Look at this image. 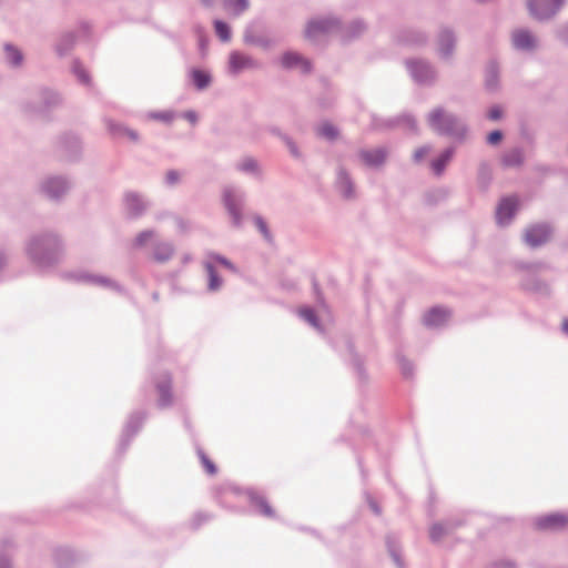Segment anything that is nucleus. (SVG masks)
I'll return each instance as SVG.
<instances>
[{
    "mask_svg": "<svg viewBox=\"0 0 568 568\" xmlns=\"http://www.w3.org/2000/svg\"><path fill=\"white\" fill-rule=\"evenodd\" d=\"M562 0H528V8L536 19L550 18L561 6Z\"/></svg>",
    "mask_w": 568,
    "mask_h": 568,
    "instance_id": "1",
    "label": "nucleus"
},
{
    "mask_svg": "<svg viewBox=\"0 0 568 568\" xmlns=\"http://www.w3.org/2000/svg\"><path fill=\"white\" fill-rule=\"evenodd\" d=\"M519 201L516 196L505 197L500 201L496 217L499 224H507L517 211Z\"/></svg>",
    "mask_w": 568,
    "mask_h": 568,
    "instance_id": "2",
    "label": "nucleus"
},
{
    "mask_svg": "<svg viewBox=\"0 0 568 568\" xmlns=\"http://www.w3.org/2000/svg\"><path fill=\"white\" fill-rule=\"evenodd\" d=\"M550 229L547 225H534L526 230L525 241L528 245L536 247L548 241Z\"/></svg>",
    "mask_w": 568,
    "mask_h": 568,
    "instance_id": "3",
    "label": "nucleus"
},
{
    "mask_svg": "<svg viewBox=\"0 0 568 568\" xmlns=\"http://www.w3.org/2000/svg\"><path fill=\"white\" fill-rule=\"evenodd\" d=\"M334 26L335 22L333 20L310 21L305 30V37L308 40H315L321 36L326 34Z\"/></svg>",
    "mask_w": 568,
    "mask_h": 568,
    "instance_id": "4",
    "label": "nucleus"
},
{
    "mask_svg": "<svg viewBox=\"0 0 568 568\" xmlns=\"http://www.w3.org/2000/svg\"><path fill=\"white\" fill-rule=\"evenodd\" d=\"M449 316V311L442 307H433L424 315V323L426 326L437 327L446 323Z\"/></svg>",
    "mask_w": 568,
    "mask_h": 568,
    "instance_id": "5",
    "label": "nucleus"
},
{
    "mask_svg": "<svg viewBox=\"0 0 568 568\" xmlns=\"http://www.w3.org/2000/svg\"><path fill=\"white\" fill-rule=\"evenodd\" d=\"M568 524V517L561 514H551L538 519L537 525L541 529H559Z\"/></svg>",
    "mask_w": 568,
    "mask_h": 568,
    "instance_id": "6",
    "label": "nucleus"
},
{
    "mask_svg": "<svg viewBox=\"0 0 568 568\" xmlns=\"http://www.w3.org/2000/svg\"><path fill=\"white\" fill-rule=\"evenodd\" d=\"M429 122L436 130L448 131L452 129L454 120L442 110H434L429 115Z\"/></svg>",
    "mask_w": 568,
    "mask_h": 568,
    "instance_id": "7",
    "label": "nucleus"
},
{
    "mask_svg": "<svg viewBox=\"0 0 568 568\" xmlns=\"http://www.w3.org/2000/svg\"><path fill=\"white\" fill-rule=\"evenodd\" d=\"M282 64L285 68H297L303 72H308L311 70V63L297 53L293 52L285 53L282 57Z\"/></svg>",
    "mask_w": 568,
    "mask_h": 568,
    "instance_id": "8",
    "label": "nucleus"
},
{
    "mask_svg": "<svg viewBox=\"0 0 568 568\" xmlns=\"http://www.w3.org/2000/svg\"><path fill=\"white\" fill-rule=\"evenodd\" d=\"M253 67H255V63L247 55H244V54L239 53V52H233L230 55V69L234 73H237V72H240L242 70H245V69H251Z\"/></svg>",
    "mask_w": 568,
    "mask_h": 568,
    "instance_id": "9",
    "label": "nucleus"
},
{
    "mask_svg": "<svg viewBox=\"0 0 568 568\" xmlns=\"http://www.w3.org/2000/svg\"><path fill=\"white\" fill-rule=\"evenodd\" d=\"M223 201L229 213L232 215L234 223L239 224L241 220V210L236 196L231 191H225Z\"/></svg>",
    "mask_w": 568,
    "mask_h": 568,
    "instance_id": "10",
    "label": "nucleus"
},
{
    "mask_svg": "<svg viewBox=\"0 0 568 568\" xmlns=\"http://www.w3.org/2000/svg\"><path fill=\"white\" fill-rule=\"evenodd\" d=\"M410 71L418 81H426L432 78L433 72L429 65L423 61H413L409 63Z\"/></svg>",
    "mask_w": 568,
    "mask_h": 568,
    "instance_id": "11",
    "label": "nucleus"
},
{
    "mask_svg": "<svg viewBox=\"0 0 568 568\" xmlns=\"http://www.w3.org/2000/svg\"><path fill=\"white\" fill-rule=\"evenodd\" d=\"M513 42L517 49H531L535 45L534 37L523 30L514 32Z\"/></svg>",
    "mask_w": 568,
    "mask_h": 568,
    "instance_id": "12",
    "label": "nucleus"
},
{
    "mask_svg": "<svg viewBox=\"0 0 568 568\" xmlns=\"http://www.w3.org/2000/svg\"><path fill=\"white\" fill-rule=\"evenodd\" d=\"M125 203H126L128 210L133 215L140 214L145 209V204H144L143 200L135 193H128L125 195Z\"/></svg>",
    "mask_w": 568,
    "mask_h": 568,
    "instance_id": "13",
    "label": "nucleus"
},
{
    "mask_svg": "<svg viewBox=\"0 0 568 568\" xmlns=\"http://www.w3.org/2000/svg\"><path fill=\"white\" fill-rule=\"evenodd\" d=\"M173 255V247L169 243H158L153 251V260L156 262H166Z\"/></svg>",
    "mask_w": 568,
    "mask_h": 568,
    "instance_id": "14",
    "label": "nucleus"
},
{
    "mask_svg": "<svg viewBox=\"0 0 568 568\" xmlns=\"http://www.w3.org/2000/svg\"><path fill=\"white\" fill-rule=\"evenodd\" d=\"M365 163L369 165H378L385 160V152L383 150L366 151L361 154Z\"/></svg>",
    "mask_w": 568,
    "mask_h": 568,
    "instance_id": "15",
    "label": "nucleus"
},
{
    "mask_svg": "<svg viewBox=\"0 0 568 568\" xmlns=\"http://www.w3.org/2000/svg\"><path fill=\"white\" fill-rule=\"evenodd\" d=\"M453 152L450 150H446L437 160L432 163V168L434 172L439 175L444 171L446 164L452 159Z\"/></svg>",
    "mask_w": 568,
    "mask_h": 568,
    "instance_id": "16",
    "label": "nucleus"
},
{
    "mask_svg": "<svg viewBox=\"0 0 568 568\" xmlns=\"http://www.w3.org/2000/svg\"><path fill=\"white\" fill-rule=\"evenodd\" d=\"M503 162L506 166L519 165L523 162V153L517 149L510 150L504 155Z\"/></svg>",
    "mask_w": 568,
    "mask_h": 568,
    "instance_id": "17",
    "label": "nucleus"
},
{
    "mask_svg": "<svg viewBox=\"0 0 568 568\" xmlns=\"http://www.w3.org/2000/svg\"><path fill=\"white\" fill-rule=\"evenodd\" d=\"M453 38L449 32H443L439 37V52L446 57L449 54L450 49L453 48Z\"/></svg>",
    "mask_w": 568,
    "mask_h": 568,
    "instance_id": "18",
    "label": "nucleus"
},
{
    "mask_svg": "<svg viewBox=\"0 0 568 568\" xmlns=\"http://www.w3.org/2000/svg\"><path fill=\"white\" fill-rule=\"evenodd\" d=\"M246 0H225V8L233 14H240L247 8Z\"/></svg>",
    "mask_w": 568,
    "mask_h": 568,
    "instance_id": "19",
    "label": "nucleus"
},
{
    "mask_svg": "<svg viewBox=\"0 0 568 568\" xmlns=\"http://www.w3.org/2000/svg\"><path fill=\"white\" fill-rule=\"evenodd\" d=\"M205 268H206V272L209 274V277H210V281H209V288L211 291H216L221 287L222 285V281L221 278L217 276L214 267L212 264L207 263L205 265Z\"/></svg>",
    "mask_w": 568,
    "mask_h": 568,
    "instance_id": "20",
    "label": "nucleus"
},
{
    "mask_svg": "<svg viewBox=\"0 0 568 568\" xmlns=\"http://www.w3.org/2000/svg\"><path fill=\"white\" fill-rule=\"evenodd\" d=\"M192 79H193L194 84L199 89H203L210 83L209 74H206L205 72H203L201 70H194L192 72Z\"/></svg>",
    "mask_w": 568,
    "mask_h": 568,
    "instance_id": "21",
    "label": "nucleus"
},
{
    "mask_svg": "<svg viewBox=\"0 0 568 568\" xmlns=\"http://www.w3.org/2000/svg\"><path fill=\"white\" fill-rule=\"evenodd\" d=\"M4 49H6L7 59L13 65H18V64L21 63L22 54H21V52L17 48H14V47H12L10 44H7Z\"/></svg>",
    "mask_w": 568,
    "mask_h": 568,
    "instance_id": "22",
    "label": "nucleus"
},
{
    "mask_svg": "<svg viewBox=\"0 0 568 568\" xmlns=\"http://www.w3.org/2000/svg\"><path fill=\"white\" fill-rule=\"evenodd\" d=\"M170 388H171L170 383L158 386V390H159V395H160V404L162 406H166L171 403L172 396H171Z\"/></svg>",
    "mask_w": 568,
    "mask_h": 568,
    "instance_id": "23",
    "label": "nucleus"
},
{
    "mask_svg": "<svg viewBox=\"0 0 568 568\" xmlns=\"http://www.w3.org/2000/svg\"><path fill=\"white\" fill-rule=\"evenodd\" d=\"M318 134L326 139L334 140L337 138L338 132L334 125H332L329 123H323L318 128Z\"/></svg>",
    "mask_w": 568,
    "mask_h": 568,
    "instance_id": "24",
    "label": "nucleus"
},
{
    "mask_svg": "<svg viewBox=\"0 0 568 568\" xmlns=\"http://www.w3.org/2000/svg\"><path fill=\"white\" fill-rule=\"evenodd\" d=\"M215 32L222 41H229L231 38L230 29L226 23L222 21H215Z\"/></svg>",
    "mask_w": 568,
    "mask_h": 568,
    "instance_id": "25",
    "label": "nucleus"
},
{
    "mask_svg": "<svg viewBox=\"0 0 568 568\" xmlns=\"http://www.w3.org/2000/svg\"><path fill=\"white\" fill-rule=\"evenodd\" d=\"M154 233L152 231L141 232L134 240V245L138 247H142L153 237Z\"/></svg>",
    "mask_w": 568,
    "mask_h": 568,
    "instance_id": "26",
    "label": "nucleus"
},
{
    "mask_svg": "<svg viewBox=\"0 0 568 568\" xmlns=\"http://www.w3.org/2000/svg\"><path fill=\"white\" fill-rule=\"evenodd\" d=\"M300 315L313 326L317 327V318L313 310L302 308Z\"/></svg>",
    "mask_w": 568,
    "mask_h": 568,
    "instance_id": "27",
    "label": "nucleus"
},
{
    "mask_svg": "<svg viewBox=\"0 0 568 568\" xmlns=\"http://www.w3.org/2000/svg\"><path fill=\"white\" fill-rule=\"evenodd\" d=\"M57 185V187L59 189L60 192H63L64 189H65V184L62 180H59V179H55V180H51L49 183H48V192L52 195V196H58L59 195V192H54L52 190V187Z\"/></svg>",
    "mask_w": 568,
    "mask_h": 568,
    "instance_id": "28",
    "label": "nucleus"
},
{
    "mask_svg": "<svg viewBox=\"0 0 568 568\" xmlns=\"http://www.w3.org/2000/svg\"><path fill=\"white\" fill-rule=\"evenodd\" d=\"M109 128L114 133L120 132V133H123V134L128 135L132 140H136L138 139L136 133L131 131V130H129V129H125V128H122V126H119V125H113V124H110Z\"/></svg>",
    "mask_w": 568,
    "mask_h": 568,
    "instance_id": "29",
    "label": "nucleus"
},
{
    "mask_svg": "<svg viewBox=\"0 0 568 568\" xmlns=\"http://www.w3.org/2000/svg\"><path fill=\"white\" fill-rule=\"evenodd\" d=\"M151 118L154 120L163 121V122H171L173 120L174 115L170 111H164V112L152 113Z\"/></svg>",
    "mask_w": 568,
    "mask_h": 568,
    "instance_id": "30",
    "label": "nucleus"
},
{
    "mask_svg": "<svg viewBox=\"0 0 568 568\" xmlns=\"http://www.w3.org/2000/svg\"><path fill=\"white\" fill-rule=\"evenodd\" d=\"M257 507H258L260 511H261L263 515H265V516L271 517V516H273V515H274V511H273L272 507H271V506L267 504V501H266V500H264V499H260V500H257Z\"/></svg>",
    "mask_w": 568,
    "mask_h": 568,
    "instance_id": "31",
    "label": "nucleus"
},
{
    "mask_svg": "<svg viewBox=\"0 0 568 568\" xmlns=\"http://www.w3.org/2000/svg\"><path fill=\"white\" fill-rule=\"evenodd\" d=\"M445 531L446 530L442 525H434L430 528V538L433 540H438L445 534Z\"/></svg>",
    "mask_w": 568,
    "mask_h": 568,
    "instance_id": "32",
    "label": "nucleus"
},
{
    "mask_svg": "<svg viewBox=\"0 0 568 568\" xmlns=\"http://www.w3.org/2000/svg\"><path fill=\"white\" fill-rule=\"evenodd\" d=\"M255 224H256V226L258 227V230L261 231V233H262L266 239H268V237H270V233H268V230H267L266 223L263 221V219H262V217H260V216L255 217Z\"/></svg>",
    "mask_w": 568,
    "mask_h": 568,
    "instance_id": "33",
    "label": "nucleus"
},
{
    "mask_svg": "<svg viewBox=\"0 0 568 568\" xmlns=\"http://www.w3.org/2000/svg\"><path fill=\"white\" fill-rule=\"evenodd\" d=\"M501 138H503V134L500 131H493L488 134L487 141L490 144H497L498 142H500Z\"/></svg>",
    "mask_w": 568,
    "mask_h": 568,
    "instance_id": "34",
    "label": "nucleus"
},
{
    "mask_svg": "<svg viewBox=\"0 0 568 568\" xmlns=\"http://www.w3.org/2000/svg\"><path fill=\"white\" fill-rule=\"evenodd\" d=\"M180 180V174L178 171L171 170L166 173V182L169 184H175Z\"/></svg>",
    "mask_w": 568,
    "mask_h": 568,
    "instance_id": "35",
    "label": "nucleus"
},
{
    "mask_svg": "<svg viewBox=\"0 0 568 568\" xmlns=\"http://www.w3.org/2000/svg\"><path fill=\"white\" fill-rule=\"evenodd\" d=\"M202 462H203V465L209 474H211V475L215 474V471H216L215 466L209 458L203 457Z\"/></svg>",
    "mask_w": 568,
    "mask_h": 568,
    "instance_id": "36",
    "label": "nucleus"
},
{
    "mask_svg": "<svg viewBox=\"0 0 568 568\" xmlns=\"http://www.w3.org/2000/svg\"><path fill=\"white\" fill-rule=\"evenodd\" d=\"M428 152H429L428 148H420L415 151L414 158L417 162H419L428 154Z\"/></svg>",
    "mask_w": 568,
    "mask_h": 568,
    "instance_id": "37",
    "label": "nucleus"
},
{
    "mask_svg": "<svg viewBox=\"0 0 568 568\" xmlns=\"http://www.w3.org/2000/svg\"><path fill=\"white\" fill-rule=\"evenodd\" d=\"M214 260L220 263L221 265L232 270V271H235L234 266L232 265V263L230 261H227L226 258L222 257V256H214Z\"/></svg>",
    "mask_w": 568,
    "mask_h": 568,
    "instance_id": "38",
    "label": "nucleus"
},
{
    "mask_svg": "<svg viewBox=\"0 0 568 568\" xmlns=\"http://www.w3.org/2000/svg\"><path fill=\"white\" fill-rule=\"evenodd\" d=\"M489 119L498 120L501 116V111L498 108H493L488 113Z\"/></svg>",
    "mask_w": 568,
    "mask_h": 568,
    "instance_id": "39",
    "label": "nucleus"
},
{
    "mask_svg": "<svg viewBox=\"0 0 568 568\" xmlns=\"http://www.w3.org/2000/svg\"><path fill=\"white\" fill-rule=\"evenodd\" d=\"M255 166H256V163L253 160H247V161L243 162V164H242L243 170H246V171L254 170Z\"/></svg>",
    "mask_w": 568,
    "mask_h": 568,
    "instance_id": "40",
    "label": "nucleus"
},
{
    "mask_svg": "<svg viewBox=\"0 0 568 568\" xmlns=\"http://www.w3.org/2000/svg\"><path fill=\"white\" fill-rule=\"evenodd\" d=\"M77 75L79 77V79L82 81V82H88L89 81V77L88 74L85 73L84 70H77Z\"/></svg>",
    "mask_w": 568,
    "mask_h": 568,
    "instance_id": "41",
    "label": "nucleus"
},
{
    "mask_svg": "<svg viewBox=\"0 0 568 568\" xmlns=\"http://www.w3.org/2000/svg\"><path fill=\"white\" fill-rule=\"evenodd\" d=\"M184 116L193 123L196 121V115L194 112H186Z\"/></svg>",
    "mask_w": 568,
    "mask_h": 568,
    "instance_id": "42",
    "label": "nucleus"
},
{
    "mask_svg": "<svg viewBox=\"0 0 568 568\" xmlns=\"http://www.w3.org/2000/svg\"><path fill=\"white\" fill-rule=\"evenodd\" d=\"M0 568H10V565L7 560L0 559Z\"/></svg>",
    "mask_w": 568,
    "mask_h": 568,
    "instance_id": "43",
    "label": "nucleus"
},
{
    "mask_svg": "<svg viewBox=\"0 0 568 568\" xmlns=\"http://www.w3.org/2000/svg\"><path fill=\"white\" fill-rule=\"evenodd\" d=\"M562 331L568 334V320H564L562 322Z\"/></svg>",
    "mask_w": 568,
    "mask_h": 568,
    "instance_id": "44",
    "label": "nucleus"
},
{
    "mask_svg": "<svg viewBox=\"0 0 568 568\" xmlns=\"http://www.w3.org/2000/svg\"><path fill=\"white\" fill-rule=\"evenodd\" d=\"M291 152L294 154L296 153L295 148L293 145H291Z\"/></svg>",
    "mask_w": 568,
    "mask_h": 568,
    "instance_id": "45",
    "label": "nucleus"
},
{
    "mask_svg": "<svg viewBox=\"0 0 568 568\" xmlns=\"http://www.w3.org/2000/svg\"><path fill=\"white\" fill-rule=\"evenodd\" d=\"M203 2H205V3H206V2H207V0H203Z\"/></svg>",
    "mask_w": 568,
    "mask_h": 568,
    "instance_id": "46",
    "label": "nucleus"
}]
</instances>
